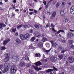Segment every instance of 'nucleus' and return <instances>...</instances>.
<instances>
[{
	"label": "nucleus",
	"mask_w": 74,
	"mask_h": 74,
	"mask_svg": "<svg viewBox=\"0 0 74 74\" xmlns=\"http://www.w3.org/2000/svg\"><path fill=\"white\" fill-rule=\"evenodd\" d=\"M63 49H64V48L62 47V46H58V50H60V51H61V53H62L63 54L64 53V52H67V51H68V50H67V49H65L64 50H63Z\"/></svg>",
	"instance_id": "nucleus-2"
},
{
	"label": "nucleus",
	"mask_w": 74,
	"mask_h": 74,
	"mask_svg": "<svg viewBox=\"0 0 74 74\" xmlns=\"http://www.w3.org/2000/svg\"><path fill=\"white\" fill-rule=\"evenodd\" d=\"M25 65H26V63L25 62H21L20 63V66L21 67H24Z\"/></svg>",
	"instance_id": "nucleus-17"
},
{
	"label": "nucleus",
	"mask_w": 74,
	"mask_h": 74,
	"mask_svg": "<svg viewBox=\"0 0 74 74\" xmlns=\"http://www.w3.org/2000/svg\"><path fill=\"white\" fill-rule=\"evenodd\" d=\"M42 41L43 42H45V41H47V39L45 37L43 38L42 40Z\"/></svg>",
	"instance_id": "nucleus-27"
},
{
	"label": "nucleus",
	"mask_w": 74,
	"mask_h": 74,
	"mask_svg": "<svg viewBox=\"0 0 74 74\" xmlns=\"http://www.w3.org/2000/svg\"><path fill=\"white\" fill-rule=\"evenodd\" d=\"M70 10L74 11V6H73L71 8Z\"/></svg>",
	"instance_id": "nucleus-39"
},
{
	"label": "nucleus",
	"mask_w": 74,
	"mask_h": 74,
	"mask_svg": "<svg viewBox=\"0 0 74 74\" xmlns=\"http://www.w3.org/2000/svg\"><path fill=\"white\" fill-rule=\"evenodd\" d=\"M51 50V48L49 50H45V49L43 50L45 52H46V53H48V52H49Z\"/></svg>",
	"instance_id": "nucleus-24"
},
{
	"label": "nucleus",
	"mask_w": 74,
	"mask_h": 74,
	"mask_svg": "<svg viewBox=\"0 0 74 74\" xmlns=\"http://www.w3.org/2000/svg\"><path fill=\"white\" fill-rule=\"evenodd\" d=\"M50 42L52 44H52H53L52 43L53 42V41H50Z\"/></svg>",
	"instance_id": "nucleus-56"
},
{
	"label": "nucleus",
	"mask_w": 74,
	"mask_h": 74,
	"mask_svg": "<svg viewBox=\"0 0 74 74\" xmlns=\"http://www.w3.org/2000/svg\"><path fill=\"white\" fill-rule=\"evenodd\" d=\"M6 49L5 46L1 47V50H5Z\"/></svg>",
	"instance_id": "nucleus-33"
},
{
	"label": "nucleus",
	"mask_w": 74,
	"mask_h": 74,
	"mask_svg": "<svg viewBox=\"0 0 74 74\" xmlns=\"http://www.w3.org/2000/svg\"><path fill=\"white\" fill-rule=\"evenodd\" d=\"M36 40V38L34 37H33L31 38V40L32 41H34Z\"/></svg>",
	"instance_id": "nucleus-34"
},
{
	"label": "nucleus",
	"mask_w": 74,
	"mask_h": 74,
	"mask_svg": "<svg viewBox=\"0 0 74 74\" xmlns=\"http://www.w3.org/2000/svg\"><path fill=\"white\" fill-rule=\"evenodd\" d=\"M11 41L10 39V38H7L4 41V42H3V45L5 46L8 42H9L10 41Z\"/></svg>",
	"instance_id": "nucleus-4"
},
{
	"label": "nucleus",
	"mask_w": 74,
	"mask_h": 74,
	"mask_svg": "<svg viewBox=\"0 0 74 74\" xmlns=\"http://www.w3.org/2000/svg\"><path fill=\"white\" fill-rule=\"evenodd\" d=\"M53 47H54L55 48H56L58 47V44H57L56 43V42H54L52 44V46Z\"/></svg>",
	"instance_id": "nucleus-13"
},
{
	"label": "nucleus",
	"mask_w": 74,
	"mask_h": 74,
	"mask_svg": "<svg viewBox=\"0 0 74 74\" xmlns=\"http://www.w3.org/2000/svg\"><path fill=\"white\" fill-rule=\"evenodd\" d=\"M30 65L29 64H28L27 65V67H30Z\"/></svg>",
	"instance_id": "nucleus-55"
},
{
	"label": "nucleus",
	"mask_w": 74,
	"mask_h": 74,
	"mask_svg": "<svg viewBox=\"0 0 74 74\" xmlns=\"http://www.w3.org/2000/svg\"><path fill=\"white\" fill-rule=\"evenodd\" d=\"M60 32H62L63 33H65L64 31V30L62 29H60L58 32H57L56 33H55V34L58 35V34H59V33Z\"/></svg>",
	"instance_id": "nucleus-14"
},
{
	"label": "nucleus",
	"mask_w": 74,
	"mask_h": 74,
	"mask_svg": "<svg viewBox=\"0 0 74 74\" xmlns=\"http://www.w3.org/2000/svg\"><path fill=\"white\" fill-rule=\"evenodd\" d=\"M53 1V0H50L49 1L48 3L47 4V5H46V8H48V7L49 6V4L50 3H51V1Z\"/></svg>",
	"instance_id": "nucleus-28"
},
{
	"label": "nucleus",
	"mask_w": 74,
	"mask_h": 74,
	"mask_svg": "<svg viewBox=\"0 0 74 74\" xmlns=\"http://www.w3.org/2000/svg\"><path fill=\"white\" fill-rule=\"evenodd\" d=\"M33 67L34 69L35 70H38V67H36L34 66H33Z\"/></svg>",
	"instance_id": "nucleus-35"
},
{
	"label": "nucleus",
	"mask_w": 74,
	"mask_h": 74,
	"mask_svg": "<svg viewBox=\"0 0 74 74\" xmlns=\"http://www.w3.org/2000/svg\"><path fill=\"white\" fill-rule=\"evenodd\" d=\"M34 26L35 28H37V29H39V27H40V26H39V25L37 24L35 25Z\"/></svg>",
	"instance_id": "nucleus-32"
},
{
	"label": "nucleus",
	"mask_w": 74,
	"mask_h": 74,
	"mask_svg": "<svg viewBox=\"0 0 74 74\" xmlns=\"http://www.w3.org/2000/svg\"><path fill=\"white\" fill-rule=\"evenodd\" d=\"M6 25L3 23H0V29H1L3 28V27H6Z\"/></svg>",
	"instance_id": "nucleus-9"
},
{
	"label": "nucleus",
	"mask_w": 74,
	"mask_h": 74,
	"mask_svg": "<svg viewBox=\"0 0 74 74\" xmlns=\"http://www.w3.org/2000/svg\"><path fill=\"white\" fill-rule=\"evenodd\" d=\"M69 42L70 46L71 45V46L70 47L71 48H73L74 47V46L73 47V44H72V41H71V40H70Z\"/></svg>",
	"instance_id": "nucleus-21"
},
{
	"label": "nucleus",
	"mask_w": 74,
	"mask_h": 74,
	"mask_svg": "<svg viewBox=\"0 0 74 74\" xmlns=\"http://www.w3.org/2000/svg\"><path fill=\"white\" fill-rule=\"evenodd\" d=\"M25 59L26 60H29V57L26 56L25 57Z\"/></svg>",
	"instance_id": "nucleus-37"
},
{
	"label": "nucleus",
	"mask_w": 74,
	"mask_h": 74,
	"mask_svg": "<svg viewBox=\"0 0 74 74\" xmlns=\"http://www.w3.org/2000/svg\"><path fill=\"white\" fill-rule=\"evenodd\" d=\"M23 11H24V12H25V13H26V10H23Z\"/></svg>",
	"instance_id": "nucleus-58"
},
{
	"label": "nucleus",
	"mask_w": 74,
	"mask_h": 74,
	"mask_svg": "<svg viewBox=\"0 0 74 74\" xmlns=\"http://www.w3.org/2000/svg\"><path fill=\"white\" fill-rule=\"evenodd\" d=\"M38 45L40 48H42V47H43V43L41 42H40L38 44Z\"/></svg>",
	"instance_id": "nucleus-19"
},
{
	"label": "nucleus",
	"mask_w": 74,
	"mask_h": 74,
	"mask_svg": "<svg viewBox=\"0 0 74 74\" xmlns=\"http://www.w3.org/2000/svg\"><path fill=\"white\" fill-rule=\"evenodd\" d=\"M30 36L29 34L27 33L25 34L24 36V37L25 38V40H26L27 38H29L30 37Z\"/></svg>",
	"instance_id": "nucleus-8"
},
{
	"label": "nucleus",
	"mask_w": 74,
	"mask_h": 74,
	"mask_svg": "<svg viewBox=\"0 0 74 74\" xmlns=\"http://www.w3.org/2000/svg\"><path fill=\"white\" fill-rule=\"evenodd\" d=\"M15 5H14L13 7H12V8H14V9H16V8H15Z\"/></svg>",
	"instance_id": "nucleus-54"
},
{
	"label": "nucleus",
	"mask_w": 74,
	"mask_h": 74,
	"mask_svg": "<svg viewBox=\"0 0 74 74\" xmlns=\"http://www.w3.org/2000/svg\"><path fill=\"white\" fill-rule=\"evenodd\" d=\"M34 33L35 34V37H38V38H40L41 36L40 35H39L38 34H36L35 33Z\"/></svg>",
	"instance_id": "nucleus-22"
},
{
	"label": "nucleus",
	"mask_w": 74,
	"mask_h": 74,
	"mask_svg": "<svg viewBox=\"0 0 74 74\" xmlns=\"http://www.w3.org/2000/svg\"><path fill=\"white\" fill-rule=\"evenodd\" d=\"M51 26L52 27H55V25H53V24L51 23Z\"/></svg>",
	"instance_id": "nucleus-50"
},
{
	"label": "nucleus",
	"mask_w": 74,
	"mask_h": 74,
	"mask_svg": "<svg viewBox=\"0 0 74 74\" xmlns=\"http://www.w3.org/2000/svg\"><path fill=\"white\" fill-rule=\"evenodd\" d=\"M5 66L6 67L4 68L3 71V73H7L8 71V69H10V64L8 63H6L4 64Z\"/></svg>",
	"instance_id": "nucleus-1"
},
{
	"label": "nucleus",
	"mask_w": 74,
	"mask_h": 74,
	"mask_svg": "<svg viewBox=\"0 0 74 74\" xmlns=\"http://www.w3.org/2000/svg\"><path fill=\"white\" fill-rule=\"evenodd\" d=\"M3 68V65L2 64L0 65V74H2L3 73V70L1 69Z\"/></svg>",
	"instance_id": "nucleus-20"
},
{
	"label": "nucleus",
	"mask_w": 74,
	"mask_h": 74,
	"mask_svg": "<svg viewBox=\"0 0 74 74\" xmlns=\"http://www.w3.org/2000/svg\"><path fill=\"white\" fill-rule=\"evenodd\" d=\"M57 58L55 57H52L50 58V60L51 62H55L57 60Z\"/></svg>",
	"instance_id": "nucleus-7"
},
{
	"label": "nucleus",
	"mask_w": 74,
	"mask_h": 74,
	"mask_svg": "<svg viewBox=\"0 0 74 74\" xmlns=\"http://www.w3.org/2000/svg\"><path fill=\"white\" fill-rule=\"evenodd\" d=\"M23 27L24 29H27V28H28L29 27L28 26V25H23Z\"/></svg>",
	"instance_id": "nucleus-25"
},
{
	"label": "nucleus",
	"mask_w": 74,
	"mask_h": 74,
	"mask_svg": "<svg viewBox=\"0 0 74 74\" xmlns=\"http://www.w3.org/2000/svg\"><path fill=\"white\" fill-rule=\"evenodd\" d=\"M42 37H44L45 36V34H43L42 35Z\"/></svg>",
	"instance_id": "nucleus-63"
},
{
	"label": "nucleus",
	"mask_w": 74,
	"mask_h": 74,
	"mask_svg": "<svg viewBox=\"0 0 74 74\" xmlns=\"http://www.w3.org/2000/svg\"><path fill=\"white\" fill-rule=\"evenodd\" d=\"M59 2H58L56 5V7H57V8H58V7H59Z\"/></svg>",
	"instance_id": "nucleus-41"
},
{
	"label": "nucleus",
	"mask_w": 74,
	"mask_h": 74,
	"mask_svg": "<svg viewBox=\"0 0 74 74\" xmlns=\"http://www.w3.org/2000/svg\"><path fill=\"white\" fill-rule=\"evenodd\" d=\"M70 12L71 14H74V11L70 10Z\"/></svg>",
	"instance_id": "nucleus-38"
},
{
	"label": "nucleus",
	"mask_w": 74,
	"mask_h": 74,
	"mask_svg": "<svg viewBox=\"0 0 74 74\" xmlns=\"http://www.w3.org/2000/svg\"><path fill=\"white\" fill-rule=\"evenodd\" d=\"M59 74H64V72L61 73H60Z\"/></svg>",
	"instance_id": "nucleus-64"
},
{
	"label": "nucleus",
	"mask_w": 74,
	"mask_h": 74,
	"mask_svg": "<svg viewBox=\"0 0 74 74\" xmlns=\"http://www.w3.org/2000/svg\"><path fill=\"white\" fill-rule=\"evenodd\" d=\"M15 14H13L12 15V17H14V16H15Z\"/></svg>",
	"instance_id": "nucleus-57"
},
{
	"label": "nucleus",
	"mask_w": 74,
	"mask_h": 74,
	"mask_svg": "<svg viewBox=\"0 0 74 74\" xmlns=\"http://www.w3.org/2000/svg\"><path fill=\"white\" fill-rule=\"evenodd\" d=\"M42 63L40 62V61H39L37 62H36L35 63H34V64H35L36 66H40L41 65Z\"/></svg>",
	"instance_id": "nucleus-11"
},
{
	"label": "nucleus",
	"mask_w": 74,
	"mask_h": 74,
	"mask_svg": "<svg viewBox=\"0 0 74 74\" xmlns=\"http://www.w3.org/2000/svg\"><path fill=\"white\" fill-rule=\"evenodd\" d=\"M29 15H32L33 14H34V12H30L29 13Z\"/></svg>",
	"instance_id": "nucleus-49"
},
{
	"label": "nucleus",
	"mask_w": 74,
	"mask_h": 74,
	"mask_svg": "<svg viewBox=\"0 0 74 74\" xmlns=\"http://www.w3.org/2000/svg\"><path fill=\"white\" fill-rule=\"evenodd\" d=\"M65 22H67L68 21V20L67 18H66L65 20Z\"/></svg>",
	"instance_id": "nucleus-53"
},
{
	"label": "nucleus",
	"mask_w": 74,
	"mask_h": 74,
	"mask_svg": "<svg viewBox=\"0 0 74 74\" xmlns=\"http://www.w3.org/2000/svg\"><path fill=\"white\" fill-rule=\"evenodd\" d=\"M22 27H23V24H21L17 27V29H20Z\"/></svg>",
	"instance_id": "nucleus-29"
},
{
	"label": "nucleus",
	"mask_w": 74,
	"mask_h": 74,
	"mask_svg": "<svg viewBox=\"0 0 74 74\" xmlns=\"http://www.w3.org/2000/svg\"><path fill=\"white\" fill-rule=\"evenodd\" d=\"M6 55V56H6V57H8V58H9V57H10V56H9V54H8V53H6L5 54Z\"/></svg>",
	"instance_id": "nucleus-44"
},
{
	"label": "nucleus",
	"mask_w": 74,
	"mask_h": 74,
	"mask_svg": "<svg viewBox=\"0 0 74 74\" xmlns=\"http://www.w3.org/2000/svg\"><path fill=\"white\" fill-rule=\"evenodd\" d=\"M36 57H38V53H36L35 54Z\"/></svg>",
	"instance_id": "nucleus-47"
},
{
	"label": "nucleus",
	"mask_w": 74,
	"mask_h": 74,
	"mask_svg": "<svg viewBox=\"0 0 74 74\" xmlns=\"http://www.w3.org/2000/svg\"><path fill=\"white\" fill-rule=\"evenodd\" d=\"M8 0H5V3H7V2H8Z\"/></svg>",
	"instance_id": "nucleus-60"
},
{
	"label": "nucleus",
	"mask_w": 74,
	"mask_h": 74,
	"mask_svg": "<svg viewBox=\"0 0 74 74\" xmlns=\"http://www.w3.org/2000/svg\"><path fill=\"white\" fill-rule=\"evenodd\" d=\"M39 40L38 39H37L36 40V42H38Z\"/></svg>",
	"instance_id": "nucleus-62"
},
{
	"label": "nucleus",
	"mask_w": 74,
	"mask_h": 74,
	"mask_svg": "<svg viewBox=\"0 0 74 74\" xmlns=\"http://www.w3.org/2000/svg\"><path fill=\"white\" fill-rule=\"evenodd\" d=\"M56 12H53V14H52L51 16L50 17L51 19H53V18H54L55 17V16H56Z\"/></svg>",
	"instance_id": "nucleus-10"
},
{
	"label": "nucleus",
	"mask_w": 74,
	"mask_h": 74,
	"mask_svg": "<svg viewBox=\"0 0 74 74\" xmlns=\"http://www.w3.org/2000/svg\"><path fill=\"white\" fill-rule=\"evenodd\" d=\"M29 10L30 11H34V10L32 9H29Z\"/></svg>",
	"instance_id": "nucleus-46"
},
{
	"label": "nucleus",
	"mask_w": 74,
	"mask_h": 74,
	"mask_svg": "<svg viewBox=\"0 0 74 74\" xmlns=\"http://www.w3.org/2000/svg\"><path fill=\"white\" fill-rule=\"evenodd\" d=\"M43 3H44V5H45L47 4V2L45 1H43Z\"/></svg>",
	"instance_id": "nucleus-51"
},
{
	"label": "nucleus",
	"mask_w": 74,
	"mask_h": 74,
	"mask_svg": "<svg viewBox=\"0 0 74 74\" xmlns=\"http://www.w3.org/2000/svg\"><path fill=\"white\" fill-rule=\"evenodd\" d=\"M53 70L52 69H49L46 71V72L47 73H50V72H51V71H52Z\"/></svg>",
	"instance_id": "nucleus-30"
},
{
	"label": "nucleus",
	"mask_w": 74,
	"mask_h": 74,
	"mask_svg": "<svg viewBox=\"0 0 74 74\" xmlns=\"http://www.w3.org/2000/svg\"><path fill=\"white\" fill-rule=\"evenodd\" d=\"M15 41L17 44H21V40H20V39H19L18 38H17L16 39Z\"/></svg>",
	"instance_id": "nucleus-12"
},
{
	"label": "nucleus",
	"mask_w": 74,
	"mask_h": 74,
	"mask_svg": "<svg viewBox=\"0 0 74 74\" xmlns=\"http://www.w3.org/2000/svg\"><path fill=\"white\" fill-rule=\"evenodd\" d=\"M53 69L55 70L56 71H58V69H57V68H56V67H55L54 66L53 67Z\"/></svg>",
	"instance_id": "nucleus-40"
},
{
	"label": "nucleus",
	"mask_w": 74,
	"mask_h": 74,
	"mask_svg": "<svg viewBox=\"0 0 74 74\" xmlns=\"http://www.w3.org/2000/svg\"><path fill=\"white\" fill-rule=\"evenodd\" d=\"M29 73H30V74H33V71L32 69H29Z\"/></svg>",
	"instance_id": "nucleus-36"
},
{
	"label": "nucleus",
	"mask_w": 74,
	"mask_h": 74,
	"mask_svg": "<svg viewBox=\"0 0 74 74\" xmlns=\"http://www.w3.org/2000/svg\"><path fill=\"white\" fill-rule=\"evenodd\" d=\"M53 74H56V73L55 71H53ZM50 74H53V73H52V72H51L50 73Z\"/></svg>",
	"instance_id": "nucleus-45"
},
{
	"label": "nucleus",
	"mask_w": 74,
	"mask_h": 74,
	"mask_svg": "<svg viewBox=\"0 0 74 74\" xmlns=\"http://www.w3.org/2000/svg\"><path fill=\"white\" fill-rule=\"evenodd\" d=\"M68 35L69 37H71L73 36V34L71 32H69L68 34Z\"/></svg>",
	"instance_id": "nucleus-26"
},
{
	"label": "nucleus",
	"mask_w": 74,
	"mask_h": 74,
	"mask_svg": "<svg viewBox=\"0 0 74 74\" xmlns=\"http://www.w3.org/2000/svg\"><path fill=\"white\" fill-rule=\"evenodd\" d=\"M17 69V68L16 66L12 67L11 70H10V71L11 73L12 74H14L16 71V70Z\"/></svg>",
	"instance_id": "nucleus-3"
},
{
	"label": "nucleus",
	"mask_w": 74,
	"mask_h": 74,
	"mask_svg": "<svg viewBox=\"0 0 74 74\" xmlns=\"http://www.w3.org/2000/svg\"><path fill=\"white\" fill-rule=\"evenodd\" d=\"M12 32H14V33H15L16 31V28H12Z\"/></svg>",
	"instance_id": "nucleus-31"
},
{
	"label": "nucleus",
	"mask_w": 74,
	"mask_h": 74,
	"mask_svg": "<svg viewBox=\"0 0 74 74\" xmlns=\"http://www.w3.org/2000/svg\"><path fill=\"white\" fill-rule=\"evenodd\" d=\"M65 14V13H64V10H61L60 11V15L61 16H64Z\"/></svg>",
	"instance_id": "nucleus-15"
},
{
	"label": "nucleus",
	"mask_w": 74,
	"mask_h": 74,
	"mask_svg": "<svg viewBox=\"0 0 74 74\" xmlns=\"http://www.w3.org/2000/svg\"><path fill=\"white\" fill-rule=\"evenodd\" d=\"M68 59L69 60V62L71 63H72L74 62V58L71 57H68Z\"/></svg>",
	"instance_id": "nucleus-6"
},
{
	"label": "nucleus",
	"mask_w": 74,
	"mask_h": 74,
	"mask_svg": "<svg viewBox=\"0 0 74 74\" xmlns=\"http://www.w3.org/2000/svg\"><path fill=\"white\" fill-rule=\"evenodd\" d=\"M33 29H31L29 31L30 33H33Z\"/></svg>",
	"instance_id": "nucleus-43"
},
{
	"label": "nucleus",
	"mask_w": 74,
	"mask_h": 74,
	"mask_svg": "<svg viewBox=\"0 0 74 74\" xmlns=\"http://www.w3.org/2000/svg\"><path fill=\"white\" fill-rule=\"evenodd\" d=\"M8 60H9V58L8 57H6L4 60L3 62L5 63H6V62H8Z\"/></svg>",
	"instance_id": "nucleus-18"
},
{
	"label": "nucleus",
	"mask_w": 74,
	"mask_h": 74,
	"mask_svg": "<svg viewBox=\"0 0 74 74\" xmlns=\"http://www.w3.org/2000/svg\"><path fill=\"white\" fill-rule=\"evenodd\" d=\"M15 11H17L18 12H19V10L18 9H16L15 10Z\"/></svg>",
	"instance_id": "nucleus-59"
},
{
	"label": "nucleus",
	"mask_w": 74,
	"mask_h": 74,
	"mask_svg": "<svg viewBox=\"0 0 74 74\" xmlns=\"http://www.w3.org/2000/svg\"><path fill=\"white\" fill-rule=\"evenodd\" d=\"M58 57L60 59H62L63 58V56L62 55H60L58 56Z\"/></svg>",
	"instance_id": "nucleus-23"
},
{
	"label": "nucleus",
	"mask_w": 74,
	"mask_h": 74,
	"mask_svg": "<svg viewBox=\"0 0 74 74\" xmlns=\"http://www.w3.org/2000/svg\"><path fill=\"white\" fill-rule=\"evenodd\" d=\"M34 11V13H38V11L37 10H35Z\"/></svg>",
	"instance_id": "nucleus-48"
},
{
	"label": "nucleus",
	"mask_w": 74,
	"mask_h": 74,
	"mask_svg": "<svg viewBox=\"0 0 74 74\" xmlns=\"http://www.w3.org/2000/svg\"><path fill=\"white\" fill-rule=\"evenodd\" d=\"M13 2L14 3H16V0H14L13 1Z\"/></svg>",
	"instance_id": "nucleus-52"
},
{
	"label": "nucleus",
	"mask_w": 74,
	"mask_h": 74,
	"mask_svg": "<svg viewBox=\"0 0 74 74\" xmlns=\"http://www.w3.org/2000/svg\"><path fill=\"white\" fill-rule=\"evenodd\" d=\"M52 30L54 32H57V31L54 28H52Z\"/></svg>",
	"instance_id": "nucleus-42"
},
{
	"label": "nucleus",
	"mask_w": 74,
	"mask_h": 74,
	"mask_svg": "<svg viewBox=\"0 0 74 74\" xmlns=\"http://www.w3.org/2000/svg\"><path fill=\"white\" fill-rule=\"evenodd\" d=\"M18 58H19L18 56H12V59H14L15 60L16 62H19V59Z\"/></svg>",
	"instance_id": "nucleus-5"
},
{
	"label": "nucleus",
	"mask_w": 74,
	"mask_h": 74,
	"mask_svg": "<svg viewBox=\"0 0 74 74\" xmlns=\"http://www.w3.org/2000/svg\"><path fill=\"white\" fill-rule=\"evenodd\" d=\"M15 36H17L18 35V33H16L15 34Z\"/></svg>",
	"instance_id": "nucleus-61"
},
{
	"label": "nucleus",
	"mask_w": 74,
	"mask_h": 74,
	"mask_svg": "<svg viewBox=\"0 0 74 74\" xmlns=\"http://www.w3.org/2000/svg\"><path fill=\"white\" fill-rule=\"evenodd\" d=\"M20 39L22 40H25V37H24V36L23 35L20 34Z\"/></svg>",
	"instance_id": "nucleus-16"
}]
</instances>
